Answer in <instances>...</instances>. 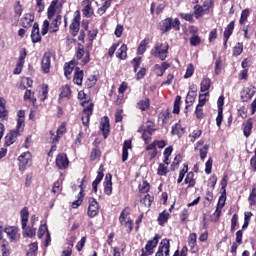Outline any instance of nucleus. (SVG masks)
<instances>
[{
    "label": "nucleus",
    "instance_id": "09e8293b",
    "mask_svg": "<svg viewBox=\"0 0 256 256\" xmlns=\"http://www.w3.org/2000/svg\"><path fill=\"white\" fill-rule=\"evenodd\" d=\"M167 173H169V168L165 164L160 163L158 165L157 175L160 177H167Z\"/></svg>",
    "mask_w": 256,
    "mask_h": 256
},
{
    "label": "nucleus",
    "instance_id": "4c0bfd02",
    "mask_svg": "<svg viewBox=\"0 0 256 256\" xmlns=\"http://www.w3.org/2000/svg\"><path fill=\"white\" fill-rule=\"evenodd\" d=\"M28 248L26 256H37V251H39V244L37 242L30 243Z\"/></svg>",
    "mask_w": 256,
    "mask_h": 256
},
{
    "label": "nucleus",
    "instance_id": "c85d7f7f",
    "mask_svg": "<svg viewBox=\"0 0 256 256\" xmlns=\"http://www.w3.org/2000/svg\"><path fill=\"white\" fill-rule=\"evenodd\" d=\"M83 77H84L83 70H81V68L79 67H76L74 77H73V83L79 86L83 85Z\"/></svg>",
    "mask_w": 256,
    "mask_h": 256
},
{
    "label": "nucleus",
    "instance_id": "aec40b11",
    "mask_svg": "<svg viewBox=\"0 0 256 256\" xmlns=\"http://www.w3.org/2000/svg\"><path fill=\"white\" fill-rule=\"evenodd\" d=\"M21 137V133L17 130H11L6 136H5V145L6 147H11L15 141H17V138Z\"/></svg>",
    "mask_w": 256,
    "mask_h": 256
},
{
    "label": "nucleus",
    "instance_id": "1a4fd4ad",
    "mask_svg": "<svg viewBox=\"0 0 256 256\" xmlns=\"http://www.w3.org/2000/svg\"><path fill=\"white\" fill-rule=\"evenodd\" d=\"M55 164L57 169L60 171H65V169H69V158L67 154L60 153L56 156Z\"/></svg>",
    "mask_w": 256,
    "mask_h": 256
},
{
    "label": "nucleus",
    "instance_id": "a211bd4d",
    "mask_svg": "<svg viewBox=\"0 0 256 256\" xmlns=\"http://www.w3.org/2000/svg\"><path fill=\"white\" fill-rule=\"evenodd\" d=\"M30 37H31L32 43H41V41L43 40V37L41 36V32L39 30L38 22H35L33 24Z\"/></svg>",
    "mask_w": 256,
    "mask_h": 256
},
{
    "label": "nucleus",
    "instance_id": "e2e57ef3",
    "mask_svg": "<svg viewBox=\"0 0 256 256\" xmlns=\"http://www.w3.org/2000/svg\"><path fill=\"white\" fill-rule=\"evenodd\" d=\"M61 185H63V181L61 180H57L54 182L51 193H53L54 195L56 193H61Z\"/></svg>",
    "mask_w": 256,
    "mask_h": 256
},
{
    "label": "nucleus",
    "instance_id": "f3484780",
    "mask_svg": "<svg viewBox=\"0 0 256 256\" xmlns=\"http://www.w3.org/2000/svg\"><path fill=\"white\" fill-rule=\"evenodd\" d=\"M104 193L108 197L113 194V175L111 173H107L105 176Z\"/></svg>",
    "mask_w": 256,
    "mask_h": 256
},
{
    "label": "nucleus",
    "instance_id": "c9c22d12",
    "mask_svg": "<svg viewBox=\"0 0 256 256\" xmlns=\"http://www.w3.org/2000/svg\"><path fill=\"white\" fill-rule=\"evenodd\" d=\"M211 89V78H203L200 83V91L201 93H207Z\"/></svg>",
    "mask_w": 256,
    "mask_h": 256
},
{
    "label": "nucleus",
    "instance_id": "774afa93",
    "mask_svg": "<svg viewBox=\"0 0 256 256\" xmlns=\"http://www.w3.org/2000/svg\"><path fill=\"white\" fill-rule=\"evenodd\" d=\"M181 163V154H178L175 156L174 161L171 164V171H175V169H177V167H179V164Z\"/></svg>",
    "mask_w": 256,
    "mask_h": 256
},
{
    "label": "nucleus",
    "instance_id": "e433bc0d",
    "mask_svg": "<svg viewBox=\"0 0 256 256\" xmlns=\"http://www.w3.org/2000/svg\"><path fill=\"white\" fill-rule=\"evenodd\" d=\"M101 149L100 148H92L91 152H90V161H101Z\"/></svg>",
    "mask_w": 256,
    "mask_h": 256
},
{
    "label": "nucleus",
    "instance_id": "39448f33",
    "mask_svg": "<svg viewBox=\"0 0 256 256\" xmlns=\"http://www.w3.org/2000/svg\"><path fill=\"white\" fill-rule=\"evenodd\" d=\"M83 107V111L81 114V120L84 127H89V121H91V115H93V109L95 108V104L93 102L84 100L81 102Z\"/></svg>",
    "mask_w": 256,
    "mask_h": 256
},
{
    "label": "nucleus",
    "instance_id": "6ab92c4d",
    "mask_svg": "<svg viewBox=\"0 0 256 256\" xmlns=\"http://www.w3.org/2000/svg\"><path fill=\"white\" fill-rule=\"evenodd\" d=\"M100 131L103 134L104 139H107V137H109V133H111V124H109V117H103L100 123Z\"/></svg>",
    "mask_w": 256,
    "mask_h": 256
},
{
    "label": "nucleus",
    "instance_id": "5701e85b",
    "mask_svg": "<svg viewBox=\"0 0 256 256\" xmlns=\"http://www.w3.org/2000/svg\"><path fill=\"white\" fill-rule=\"evenodd\" d=\"M65 133H67V125L65 123H62L58 127L56 135L52 138V141H50V143H59V140L61 139V137H63V135H65Z\"/></svg>",
    "mask_w": 256,
    "mask_h": 256
},
{
    "label": "nucleus",
    "instance_id": "bf43d9fd",
    "mask_svg": "<svg viewBox=\"0 0 256 256\" xmlns=\"http://www.w3.org/2000/svg\"><path fill=\"white\" fill-rule=\"evenodd\" d=\"M98 33H99V30L97 28H93L92 30L88 31L87 37H88L91 45L93 44V41H95V39H97Z\"/></svg>",
    "mask_w": 256,
    "mask_h": 256
},
{
    "label": "nucleus",
    "instance_id": "ea45409f",
    "mask_svg": "<svg viewBox=\"0 0 256 256\" xmlns=\"http://www.w3.org/2000/svg\"><path fill=\"white\" fill-rule=\"evenodd\" d=\"M129 215H131V207L126 206L120 213L119 216V222H124L127 221V219H129Z\"/></svg>",
    "mask_w": 256,
    "mask_h": 256
},
{
    "label": "nucleus",
    "instance_id": "8fccbe9b",
    "mask_svg": "<svg viewBox=\"0 0 256 256\" xmlns=\"http://www.w3.org/2000/svg\"><path fill=\"white\" fill-rule=\"evenodd\" d=\"M187 171H189V164L184 163L183 169H181L179 172L177 183H183V179H185V174L187 173Z\"/></svg>",
    "mask_w": 256,
    "mask_h": 256
},
{
    "label": "nucleus",
    "instance_id": "69168bd1",
    "mask_svg": "<svg viewBox=\"0 0 256 256\" xmlns=\"http://www.w3.org/2000/svg\"><path fill=\"white\" fill-rule=\"evenodd\" d=\"M153 201H155V197L151 196L150 194L145 195L143 200H142L145 207H151Z\"/></svg>",
    "mask_w": 256,
    "mask_h": 256
},
{
    "label": "nucleus",
    "instance_id": "c03bdc74",
    "mask_svg": "<svg viewBox=\"0 0 256 256\" xmlns=\"http://www.w3.org/2000/svg\"><path fill=\"white\" fill-rule=\"evenodd\" d=\"M159 117H162L163 125H167V123H169V119H171V112L169 108L160 112Z\"/></svg>",
    "mask_w": 256,
    "mask_h": 256
},
{
    "label": "nucleus",
    "instance_id": "6e6d98bb",
    "mask_svg": "<svg viewBox=\"0 0 256 256\" xmlns=\"http://www.w3.org/2000/svg\"><path fill=\"white\" fill-rule=\"evenodd\" d=\"M237 225H239V215L233 214L231 218V233H235V230L237 229Z\"/></svg>",
    "mask_w": 256,
    "mask_h": 256
},
{
    "label": "nucleus",
    "instance_id": "72a5a7b5",
    "mask_svg": "<svg viewBox=\"0 0 256 256\" xmlns=\"http://www.w3.org/2000/svg\"><path fill=\"white\" fill-rule=\"evenodd\" d=\"M197 98V87H194V90H189L185 103L186 105H193L195 103V99Z\"/></svg>",
    "mask_w": 256,
    "mask_h": 256
},
{
    "label": "nucleus",
    "instance_id": "a878e982",
    "mask_svg": "<svg viewBox=\"0 0 256 256\" xmlns=\"http://www.w3.org/2000/svg\"><path fill=\"white\" fill-rule=\"evenodd\" d=\"M199 3V0H196V4ZM194 17L195 19H201V17H203V15H208V10L203 8L202 5H195L194 6Z\"/></svg>",
    "mask_w": 256,
    "mask_h": 256
},
{
    "label": "nucleus",
    "instance_id": "4468645a",
    "mask_svg": "<svg viewBox=\"0 0 256 256\" xmlns=\"http://www.w3.org/2000/svg\"><path fill=\"white\" fill-rule=\"evenodd\" d=\"M34 21H35L34 13H25L24 16L20 19V25L24 29H31V27H33Z\"/></svg>",
    "mask_w": 256,
    "mask_h": 256
},
{
    "label": "nucleus",
    "instance_id": "0e129e2a",
    "mask_svg": "<svg viewBox=\"0 0 256 256\" xmlns=\"http://www.w3.org/2000/svg\"><path fill=\"white\" fill-rule=\"evenodd\" d=\"M47 231H49V228H47V224H41L38 229V239H43V235H47Z\"/></svg>",
    "mask_w": 256,
    "mask_h": 256
},
{
    "label": "nucleus",
    "instance_id": "a18cd8bd",
    "mask_svg": "<svg viewBox=\"0 0 256 256\" xmlns=\"http://www.w3.org/2000/svg\"><path fill=\"white\" fill-rule=\"evenodd\" d=\"M185 183L188 185V188L195 187V173L189 172L185 178Z\"/></svg>",
    "mask_w": 256,
    "mask_h": 256
},
{
    "label": "nucleus",
    "instance_id": "2f4dec72",
    "mask_svg": "<svg viewBox=\"0 0 256 256\" xmlns=\"http://www.w3.org/2000/svg\"><path fill=\"white\" fill-rule=\"evenodd\" d=\"M127 51V44H122L116 52L117 59H120V61H125V59H127Z\"/></svg>",
    "mask_w": 256,
    "mask_h": 256
},
{
    "label": "nucleus",
    "instance_id": "338daca9",
    "mask_svg": "<svg viewBox=\"0 0 256 256\" xmlns=\"http://www.w3.org/2000/svg\"><path fill=\"white\" fill-rule=\"evenodd\" d=\"M131 64L133 65V71L134 73H137L139 70V67H141V57H135L131 61Z\"/></svg>",
    "mask_w": 256,
    "mask_h": 256
},
{
    "label": "nucleus",
    "instance_id": "7ed1b4c3",
    "mask_svg": "<svg viewBox=\"0 0 256 256\" xmlns=\"http://www.w3.org/2000/svg\"><path fill=\"white\" fill-rule=\"evenodd\" d=\"M158 29L162 33H169L171 29H174V31H181V21L179 18H175L174 20L170 17L165 18L159 22Z\"/></svg>",
    "mask_w": 256,
    "mask_h": 256
},
{
    "label": "nucleus",
    "instance_id": "b1692460",
    "mask_svg": "<svg viewBox=\"0 0 256 256\" xmlns=\"http://www.w3.org/2000/svg\"><path fill=\"white\" fill-rule=\"evenodd\" d=\"M59 5V0H53L48 9H47V19L51 21L53 17H55V14L57 13V6Z\"/></svg>",
    "mask_w": 256,
    "mask_h": 256
},
{
    "label": "nucleus",
    "instance_id": "c756f323",
    "mask_svg": "<svg viewBox=\"0 0 256 256\" xmlns=\"http://www.w3.org/2000/svg\"><path fill=\"white\" fill-rule=\"evenodd\" d=\"M24 101H29L32 103L33 107H37V98L35 97V92L26 89L24 93Z\"/></svg>",
    "mask_w": 256,
    "mask_h": 256
},
{
    "label": "nucleus",
    "instance_id": "7c9ffc66",
    "mask_svg": "<svg viewBox=\"0 0 256 256\" xmlns=\"http://www.w3.org/2000/svg\"><path fill=\"white\" fill-rule=\"evenodd\" d=\"M170 217H171V214H169L167 210H164L158 215V219H157L158 225H160V227H165V223L169 221Z\"/></svg>",
    "mask_w": 256,
    "mask_h": 256
},
{
    "label": "nucleus",
    "instance_id": "4d7b16f0",
    "mask_svg": "<svg viewBox=\"0 0 256 256\" xmlns=\"http://www.w3.org/2000/svg\"><path fill=\"white\" fill-rule=\"evenodd\" d=\"M249 205L252 207L256 205V185L252 187V190L250 192V195L248 197Z\"/></svg>",
    "mask_w": 256,
    "mask_h": 256
},
{
    "label": "nucleus",
    "instance_id": "393cba45",
    "mask_svg": "<svg viewBox=\"0 0 256 256\" xmlns=\"http://www.w3.org/2000/svg\"><path fill=\"white\" fill-rule=\"evenodd\" d=\"M244 137H251V131H253V118H249L246 123L242 124Z\"/></svg>",
    "mask_w": 256,
    "mask_h": 256
},
{
    "label": "nucleus",
    "instance_id": "603ef678",
    "mask_svg": "<svg viewBox=\"0 0 256 256\" xmlns=\"http://www.w3.org/2000/svg\"><path fill=\"white\" fill-rule=\"evenodd\" d=\"M109 7H111V0H104L102 7L98 8L97 10L98 15H105Z\"/></svg>",
    "mask_w": 256,
    "mask_h": 256
},
{
    "label": "nucleus",
    "instance_id": "9b49d317",
    "mask_svg": "<svg viewBox=\"0 0 256 256\" xmlns=\"http://www.w3.org/2000/svg\"><path fill=\"white\" fill-rule=\"evenodd\" d=\"M27 57V49L23 48L20 51V56L17 61L16 67L13 71L14 75H21V71H23V67H25V59Z\"/></svg>",
    "mask_w": 256,
    "mask_h": 256
},
{
    "label": "nucleus",
    "instance_id": "3c124183",
    "mask_svg": "<svg viewBox=\"0 0 256 256\" xmlns=\"http://www.w3.org/2000/svg\"><path fill=\"white\" fill-rule=\"evenodd\" d=\"M150 135H153L157 129H155V121L147 120L146 121V128L144 129Z\"/></svg>",
    "mask_w": 256,
    "mask_h": 256
},
{
    "label": "nucleus",
    "instance_id": "bb28decb",
    "mask_svg": "<svg viewBox=\"0 0 256 256\" xmlns=\"http://www.w3.org/2000/svg\"><path fill=\"white\" fill-rule=\"evenodd\" d=\"M61 99H71V86H61L58 101L61 102Z\"/></svg>",
    "mask_w": 256,
    "mask_h": 256
},
{
    "label": "nucleus",
    "instance_id": "cd10ccee",
    "mask_svg": "<svg viewBox=\"0 0 256 256\" xmlns=\"http://www.w3.org/2000/svg\"><path fill=\"white\" fill-rule=\"evenodd\" d=\"M136 107L142 112L149 111L151 109V100L149 98L139 100L136 104Z\"/></svg>",
    "mask_w": 256,
    "mask_h": 256
},
{
    "label": "nucleus",
    "instance_id": "423d86ee",
    "mask_svg": "<svg viewBox=\"0 0 256 256\" xmlns=\"http://www.w3.org/2000/svg\"><path fill=\"white\" fill-rule=\"evenodd\" d=\"M159 239H161V236L159 234H156L152 240H149L145 248L141 249V255L140 256H151L153 253H155V247L159 244Z\"/></svg>",
    "mask_w": 256,
    "mask_h": 256
},
{
    "label": "nucleus",
    "instance_id": "37998d69",
    "mask_svg": "<svg viewBox=\"0 0 256 256\" xmlns=\"http://www.w3.org/2000/svg\"><path fill=\"white\" fill-rule=\"evenodd\" d=\"M149 43V39L145 38L143 39L138 48H137V55H143L145 51H147V44Z\"/></svg>",
    "mask_w": 256,
    "mask_h": 256
},
{
    "label": "nucleus",
    "instance_id": "f257e3e1",
    "mask_svg": "<svg viewBox=\"0 0 256 256\" xmlns=\"http://www.w3.org/2000/svg\"><path fill=\"white\" fill-rule=\"evenodd\" d=\"M63 21V16L61 14H57L51 20H44L41 29V35L45 36L47 33H58L59 27H61V23Z\"/></svg>",
    "mask_w": 256,
    "mask_h": 256
},
{
    "label": "nucleus",
    "instance_id": "20e7f679",
    "mask_svg": "<svg viewBox=\"0 0 256 256\" xmlns=\"http://www.w3.org/2000/svg\"><path fill=\"white\" fill-rule=\"evenodd\" d=\"M150 55H152V57L160 59V61H165V59H167V56L169 55V44L164 45L161 42H157L154 45L153 49H151Z\"/></svg>",
    "mask_w": 256,
    "mask_h": 256
},
{
    "label": "nucleus",
    "instance_id": "6e6552de",
    "mask_svg": "<svg viewBox=\"0 0 256 256\" xmlns=\"http://www.w3.org/2000/svg\"><path fill=\"white\" fill-rule=\"evenodd\" d=\"M4 233H6L10 243H17L21 239V234L17 226H6Z\"/></svg>",
    "mask_w": 256,
    "mask_h": 256
},
{
    "label": "nucleus",
    "instance_id": "5fc2aeb1",
    "mask_svg": "<svg viewBox=\"0 0 256 256\" xmlns=\"http://www.w3.org/2000/svg\"><path fill=\"white\" fill-rule=\"evenodd\" d=\"M191 47H199L201 45V36L194 34L189 39Z\"/></svg>",
    "mask_w": 256,
    "mask_h": 256
},
{
    "label": "nucleus",
    "instance_id": "0eeeda50",
    "mask_svg": "<svg viewBox=\"0 0 256 256\" xmlns=\"http://www.w3.org/2000/svg\"><path fill=\"white\" fill-rule=\"evenodd\" d=\"M18 162L19 171H27V168L31 167V164L33 163V156L31 155V152L27 151L22 153L18 157Z\"/></svg>",
    "mask_w": 256,
    "mask_h": 256
},
{
    "label": "nucleus",
    "instance_id": "412c9836",
    "mask_svg": "<svg viewBox=\"0 0 256 256\" xmlns=\"http://www.w3.org/2000/svg\"><path fill=\"white\" fill-rule=\"evenodd\" d=\"M129 149H133V141L125 140L122 146V162L125 163L129 159Z\"/></svg>",
    "mask_w": 256,
    "mask_h": 256
},
{
    "label": "nucleus",
    "instance_id": "dca6fc26",
    "mask_svg": "<svg viewBox=\"0 0 256 256\" xmlns=\"http://www.w3.org/2000/svg\"><path fill=\"white\" fill-rule=\"evenodd\" d=\"M255 93V87L253 86L243 88V90L241 91V100L243 101V103H248V101H251L253 99Z\"/></svg>",
    "mask_w": 256,
    "mask_h": 256
},
{
    "label": "nucleus",
    "instance_id": "ddd939ff",
    "mask_svg": "<svg viewBox=\"0 0 256 256\" xmlns=\"http://www.w3.org/2000/svg\"><path fill=\"white\" fill-rule=\"evenodd\" d=\"M171 248V243L169 239H163L158 247V251L156 252L155 256H169V251Z\"/></svg>",
    "mask_w": 256,
    "mask_h": 256
},
{
    "label": "nucleus",
    "instance_id": "13d9d810",
    "mask_svg": "<svg viewBox=\"0 0 256 256\" xmlns=\"http://www.w3.org/2000/svg\"><path fill=\"white\" fill-rule=\"evenodd\" d=\"M2 256L11 255V247L9 246V242L3 241L1 246Z\"/></svg>",
    "mask_w": 256,
    "mask_h": 256
},
{
    "label": "nucleus",
    "instance_id": "f704fd0d",
    "mask_svg": "<svg viewBox=\"0 0 256 256\" xmlns=\"http://www.w3.org/2000/svg\"><path fill=\"white\" fill-rule=\"evenodd\" d=\"M233 31H235V20H232L225 28L223 32V37L225 39H230L231 35H233Z\"/></svg>",
    "mask_w": 256,
    "mask_h": 256
},
{
    "label": "nucleus",
    "instance_id": "f03ea898",
    "mask_svg": "<svg viewBox=\"0 0 256 256\" xmlns=\"http://www.w3.org/2000/svg\"><path fill=\"white\" fill-rule=\"evenodd\" d=\"M20 217H21V225H22V231L24 237H30V239H33L35 235H37V228L28 227L27 223H29V208L24 207L20 211Z\"/></svg>",
    "mask_w": 256,
    "mask_h": 256
},
{
    "label": "nucleus",
    "instance_id": "864d4df0",
    "mask_svg": "<svg viewBox=\"0 0 256 256\" xmlns=\"http://www.w3.org/2000/svg\"><path fill=\"white\" fill-rule=\"evenodd\" d=\"M82 14L84 17H93V7L91 6V2L82 9Z\"/></svg>",
    "mask_w": 256,
    "mask_h": 256
},
{
    "label": "nucleus",
    "instance_id": "58836bf2",
    "mask_svg": "<svg viewBox=\"0 0 256 256\" xmlns=\"http://www.w3.org/2000/svg\"><path fill=\"white\" fill-rule=\"evenodd\" d=\"M172 113L174 115H179V113H181V96L180 95H177L174 100Z\"/></svg>",
    "mask_w": 256,
    "mask_h": 256
},
{
    "label": "nucleus",
    "instance_id": "4be33fe9",
    "mask_svg": "<svg viewBox=\"0 0 256 256\" xmlns=\"http://www.w3.org/2000/svg\"><path fill=\"white\" fill-rule=\"evenodd\" d=\"M6 104L5 98L0 97V121H7L9 119V111L5 107Z\"/></svg>",
    "mask_w": 256,
    "mask_h": 256
},
{
    "label": "nucleus",
    "instance_id": "a19ab883",
    "mask_svg": "<svg viewBox=\"0 0 256 256\" xmlns=\"http://www.w3.org/2000/svg\"><path fill=\"white\" fill-rule=\"evenodd\" d=\"M119 223L122 227H125L126 233H131V231H133V219H131V217H128L127 220Z\"/></svg>",
    "mask_w": 256,
    "mask_h": 256
},
{
    "label": "nucleus",
    "instance_id": "680f3d73",
    "mask_svg": "<svg viewBox=\"0 0 256 256\" xmlns=\"http://www.w3.org/2000/svg\"><path fill=\"white\" fill-rule=\"evenodd\" d=\"M14 13L18 17H21L23 15V5H21V1H16L14 4Z\"/></svg>",
    "mask_w": 256,
    "mask_h": 256
},
{
    "label": "nucleus",
    "instance_id": "79ce46f5",
    "mask_svg": "<svg viewBox=\"0 0 256 256\" xmlns=\"http://www.w3.org/2000/svg\"><path fill=\"white\" fill-rule=\"evenodd\" d=\"M171 133L172 135H177L178 137H181L183 133H185V128L181 127V124L176 123L172 126Z\"/></svg>",
    "mask_w": 256,
    "mask_h": 256
},
{
    "label": "nucleus",
    "instance_id": "de8ad7c7",
    "mask_svg": "<svg viewBox=\"0 0 256 256\" xmlns=\"http://www.w3.org/2000/svg\"><path fill=\"white\" fill-rule=\"evenodd\" d=\"M25 129V117H18L17 119V125H16V129H14V131H18V133H23Z\"/></svg>",
    "mask_w": 256,
    "mask_h": 256
},
{
    "label": "nucleus",
    "instance_id": "9d476101",
    "mask_svg": "<svg viewBox=\"0 0 256 256\" xmlns=\"http://www.w3.org/2000/svg\"><path fill=\"white\" fill-rule=\"evenodd\" d=\"M88 203L87 215L90 219H93L99 215V202L95 198H89Z\"/></svg>",
    "mask_w": 256,
    "mask_h": 256
},
{
    "label": "nucleus",
    "instance_id": "473e14b6",
    "mask_svg": "<svg viewBox=\"0 0 256 256\" xmlns=\"http://www.w3.org/2000/svg\"><path fill=\"white\" fill-rule=\"evenodd\" d=\"M97 81H99V74L90 75L85 82V87H87V89H91L97 85Z\"/></svg>",
    "mask_w": 256,
    "mask_h": 256
},
{
    "label": "nucleus",
    "instance_id": "052dcab7",
    "mask_svg": "<svg viewBox=\"0 0 256 256\" xmlns=\"http://www.w3.org/2000/svg\"><path fill=\"white\" fill-rule=\"evenodd\" d=\"M241 53H243V43L238 42L233 48V56L239 57V55H241Z\"/></svg>",
    "mask_w": 256,
    "mask_h": 256
},
{
    "label": "nucleus",
    "instance_id": "49530a36",
    "mask_svg": "<svg viewBox=\"0 0 256 256\" xmlns=\"http://www.w3.org/2000/svg\"><path fill=\"white\" fill-rule=\"evenodd\" d=\"M249 15H251V11L249 10V8L242 10L239 23L241 25H245V23H247V19H249Z\"/></svg>",
    "mask_w": 256,
    "mask_h": 256
},
{
    "label": "nucleus",
    "instance_id": "f8f14e48",
    "mask_svg": "<svg viewBox=\"0 0 256 256\" xmlns=\"http://www.w3.org/2000/svg\"><path fill=\"white\" fill-rule=\"evenodd\" d=\"M77 15L72 19L70 24V33L72 37H77L79 35V29H81V14L77 11Z\"/></svg>",
    "mask_w": 256,
    "mask_h": 256
},
{
    "label": "nucleus",
    "instance_id": "2eb2a0df",
    "mask_svg": "<svg viewBox=\"0 0 256 256\" xmlns=\"http://www.w3.org/2000/svg\"><path fill=\"white\" fill-rule=\"evenodd\" d=\"M41 71L42 73L51 72V52H45L41 60Z\"/></svg>",
    "mask_w": 256,
    "mask_h": 256
}]
</instances>
